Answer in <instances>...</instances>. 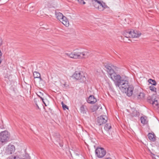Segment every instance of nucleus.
<instances>
[{
    "mask_svg": "<svg viewBox=\"0 0 159 159\" xmlns=\"http://www.w3.org/2000/svg\"><path fill=\"white\" fill-rule=\"evenodd\" d=\"M105 70L109 75V77L114 81L116 87H119L120 88L125 83H126V81L128 79V78H122L120 75L116 73L113 69V68L115 67L114 66L111 65V66L107 64L105 65Z\"/></svg>",
    "mask_w": 159,
    "mask_h": 159,
    "instance_id": "f257e3e1",
    "label": "nucleus"
},
{
    "mask_svg": "<svg viewBox=\"0 0 159 159\" xmlns=\"http://www.w3.org/2000/svg\"><path fill=\"white\" fill-rule=\"evenodd\" d=\"M126 81V83H125L119 89L123 92L126 93L127 95L130 97L133 94L134 87L132 85H129L128 79Z\"/></svg>",
    "mask_w": 159,
    "mask_h": 159,
    "instance_id": "f03ea898",
    "label": "nucleus"
},
{
    "mask_svg": "<svg viewBox=\"0 0 159 159\" xmlns=\"http://www.w3.org/2000/svg\"><path fill=\"white\" fill-rule=\"evenodd\" d=\"M141 34V32L136 30H130L125 31L124 33V35L126 38H138Z\"/></svg>",
    "mask_w": 159,
    "mask_h": 159,
    "instance_id": "7ed1b4c3",
    "label": "nucleus"
},
{
    "mask_svg": "<svg viewBox=\"0 0 159 159\" xmlns=\"http://www.w3.org/2000/svg\"><path fill=\"white\" fill-rule=\"evenodd\" d=\"M10 134L7 131L1 132V146L7 143L9 139Z\"/></svg>",
    "mask_w": 159,
    "mask_h": 159,
    "instance_id": "20e7f679",
    "label": "nucleus"
},
{
    "mask_svg": "<svg viewBox=\"0 0 159 159\" xmlns=\"http://www.w3.org/2000/svg\"><path fill=\"white\" fill-rule=\"evenodd\" d=\"M73 77L76 80H79L81 82L85 81L86 78L83 72L76 71L72 75Z\"/></svg>",
    "mask_w": 159,
    "mask_h": 159,
    "instance_id": "39448f33",
    "label": "nucleus"
},
{
    "mask_svg": "<svg viewBox=\"0 0 159 159\" xmlns=\"http://www.w3.org/2000/svg\"><path fill=\"white\" fill-rule=\"evenodd\" d=\"M65 54L70 57L74 59H80L81 57L80 52H78L76 50H74L71 53H66Z\"/></svg>",
    "mask_w": 159,
    "mask_h": 159,
    "instance_id": "423d86ee",
    "label": "nucleus"
},
{
    "mask_svg": "<svg viewBox=\"0 0 159 159\" xmlns=\"http://www.w3.org/2000/svg\"><path fill=\"white\" fill-rule=\"evenodd\" d=\"M95 153L99 158L103 157L106 154V151L103 148H98L95 151Z\"/></svg>",
    "mask_w": 159,
    "mask_h": 159,
    "instance_id": "0eeeda50",
    "label": "nucleus"
},
{
    "mask_svg": "<svg viewBox=\"0 0 159 159\" xmlns=\"http://www.w3.org/2000/svg\"><path fill=\"white\" fill-rule=\"evenodd\" d=\"M5 153L6 155H10L14 153L15 150L14 146L12 144H9L6 148Z\"/></svg>",
    "mask_w": 159,
    "mask_h": 159,
    "instance_id": "6e6552de",
    "label": "nucleus"
},
{
    "mask_svg": "<svg viewBox=\"0 0 159 159\" xmlns=\"http://www.w3.org/2000/svg\"><path fill=\"white\" fill-rule=\"evenodd\" d=\"M107 118L106 116H101L97 118V124L100 126L105 123L107 120Z\"/></svg>",
    "mask_w": 159,
    "mask_h": 159,
    "instance_id": "1a4fd4ad",
    "label": "nucleus"
},
{
    "mask_svg": "<svg viewBox=\"0 0 159 159\" xmlns=\"http://www.w3.org/2000/svg\"><path fill=\"white\" fill-rule=\"evenodd\" d=\"M53 136L54 137L55 140L58 143L60 146L61 147H62L63 145L59 134L57 133H55L54 134Z\"/></svg>",
    "mask_w": 159,
    "mask_h": 159,
    "instance_id": "9d476101",
    "label": "nucleus"
},
{
    "mask_svg": "<svg viewBox=\"0 0 159 159\" xmlns=\"http://www.w3.org/2000/svg\"><path fill=\"white\" fill-rule=\"evenodd\" d=\"M92 4H97V3H98V4L100 5V7H102L105 8L108 7L104 3H103V2H101L99 0H92Z\"/></svg>",
    "mask_w": 159,
    "mask_h": 159,
    "instance_id": "9b49d317",
    "label": "nucleus"
},
{
    "mask_svg": "<svg viewBox=\"0 0 159 159\" xmlns=\"http://www.w3.org/2000/svg\"><path fill=\"white\" fill-rule=\"evenodd\" d=\"M87 102L89 103L93 104L97 102V99L95 98L94 96L91 95L88 98Z\"/></svg>",
    "mask_w": 159,
    "mask_h": 159,
    "instance_id": "f8f14e48",
    "label": "nucleus"
},
{
    "mask_svg": "<svg viewBox=\"0 0 159 159\" xmlns=\"http://www.w3.org/2000/svg\"><path fill=\"white\" fill-rule=\"evenodd\" d=\"M81 56V58H85L88 57L90 55V52L88 51H85L80 52V55Z\"/></svg>",
    "mask_w": 159,
    "mask_h": 159,
    "instance_id": "ddd939ff",
    "label": "nucleus"
},
{
    "mask_svg": "<svg viewBox=\"0 0 159 159\" xmlns=\"http://www.w3.org/2000/svg\"><path fill=\"white\" fill-rule=\"evenodd\" d=\"M134 97L135 98H137L138 99H143L145 96V94L143 93H140L139 94H134Z\"/></svg>",
    "mask_w": 159,
    "mask_h": 159,
    "instance_id": "4468645a",
    "label": "nucleus"
},
{
    "mask_svg": "<svg viewBox=\"0 0 159 159\" xmlns=\"http://www.w3.org/2000/svg\"><path fill=\"white\" fill-rule=\"evenodd\" d=\"M148 135L149 139L151 141L154 142L156 140V136L154 133H149Z\"/></svg>",
    "mask_w": 159,
    "mask_h": 159,
    "instance_id": "2eb2a0df",
    "label": "nucleus"
},
{
    "mask_svg": "<svg viewBox=\"0 0 159 159\" xmlns=\"http://www.w3.org/2000/svg\"><path fill=\"white\" fill-rule=\"evenodd\" d=\"M100 107V106L97 104L96 105L92 106L90 107V109L92 112L96 111Z\"/></svg>",
    "mask_w": 159,
    "mask_h": 159,
    "instance_id": "dca6fc26",
    "label": "nucleus"
},
{
    "mask_svg": "<svg viewBox=\"0 0 159 159\" xmlns=\"http://www.w3.org/2000/svg\"><path fill=\"white\" fill-rule=\"evenodd\" d=\"M60 21H62V23L66 26L69 24L68 21L67 20L65 16H64L62 19L60 20Z\"/></svg>",
    "mask_w": 159,
    "mask_h": 159,
    "instance_id": "f3484780",
    "label": "nucleus"
},
{
    "mask_svg": "<svg viewBox=\"0 0 159 159\" xmlns=\"http://www.w3.org/2000/svg\"><path fill=\"white\" fill-rule=\"evenodd\" d=\"M55 15L56 16L58 20L60 21L64 16H63L62 14L60 12H56Z\"/></svg>",
    "mask_w": 159,
    "mask_h": 159,
    "instance_id": "a211bd4d",
    "label": "nucleus"
},
{
    "mask_svg": "<svg viewBox=\"0 0 159 159\" xmlns=\"http://www.w3.org/2000/svg\"><path fill=\"white\" fill-rule=\"evenodd\" d=\"M93 5L96 8H98V9L100 11H103L104 9H105L106 8L105 7H100V5L98 4V3L97 4H93Z\"/></svg>",
    "mask_w": 159,
    "mask_h": 159,
    "instance_id": "6ab92c4d",
    "label": "nucleus"
},
{
    "mask_svg": "<svg viewBox=\"0 0 159 159\" xmlns=\"http://www.w3.org/2000/svg\"><path fill=\"white\" fill-rule=\"evenodd\" d=\"M33 75L34 78H39L40 81L42 80L40 77V74L39 73L37 72H34L33 73Z\"/></svg>",
    "mask_w": 159,
    "mask_h": 159,
    "instance_id": "aec40b11",
    "label": "nucleus"
},
{
    "mask_svg": "<svg viewBox=\"0 0 159 159\" xmlns=\"http://www.w3.org/2000/svg\"><path fill=\"white\" fill-rule=\"evenodd\" d=\"M141 122L143 124H147V121L146 120V117L145 116H143L141 117L140 118Z\"/></svg>",
    "mask_w": 159,
    "mask_h": 159,
    "instance_id": "412c9836",
    "label": "nucleus"
},
{
    "mask_svg": "<svg viewBox=\"0 0 159 159\" xmlns=\"http://www.w3.org/2000/svg\"><path fill=\"white\" fill-rule=\"evenodd\" d=\"M37 95L42 100L43 103L46 106V105L44 101L43 98L42 97V96H43V93L41 92H39L37 94Z\"/></svg>",
    "mask_w": 159,
    "mask_h": 159,
    "instance_id": "4be33fe9",
    "label": "nucleus"
},
{
    "mask_svg": "<svg viewBox=\"0 0 159 159\" xmlns=\"http://www.w3.org/2000/svg\"><path fill=\"white\" fill-rule=\"evenodd\" d=\"M111 128V126L110 123L106 124L104 127V129L106 131H108Z\"/></svg>",
    "mask_w": 159,
    "mask_h": 159,
    "instance_id": "5701e85b",
    "label": "nucleus"
},
{
    "mask_svg": "<svg viewBox=\"0 0 159 159\" xmlns=\"http://www.w3.org/2000/svg\"><path fill=\"white\" fill-rule=\"evenodd\" d=\"M139 112H138L137 111L134 110L133 111V112L131 113V116L132 117L136 116L139 115Z\"/></svg>",
    "mask_w": 159,
    "mask_h": 159,
    "instance_id": "b1692460",
    "label": "nucleus"
},
{
    "mask_svg": "<svg viewBox=\"0 0 159 159\" xmlns=\"http://www.w3.org/2000/svg\"><path fill=\"white\" fill-rule=\"evenodd\" d=\"M148 82L149 83L151 84L152 85H156L157 84V83L155 80L151 79H150L148 80Z\"/></svg>",
    "mask_w": 159,
    "mask_h": 159,
    "instance_id": "393cba45",
    "label": "nucleus"
},
{
    "mask_svg": "<svg viewBox=\"0 0 159 159\" xmlns=\"http://www.w3.org/2000/svg\"><path fill=\"white\" fill-rule=\"evenodd\" d=\"M147 100L148 102L152 104L154 99H153L152 97L151 98L150 96H149L147 97Z\"/></svg>",
    "mask_w": 159,
    "mask_h": 159,
    "instance_id": "a878e982",
    "label": "nucleus"
},
{
    "mask_svg": "<svg viewBox=\"0 0 159 159\" xmlns=\"http://www.w3.org/2000/svg\"><path fill=\"white\" fill-rule=\"evenodd\" d=\"M80 111L81 113H82L83 114L86 113V111L85 110L84 105H82L81 106L80 108Z\"/></svg>",
    "mask_w": 159,
    "mask_h": 159,
    "instance_id": "bb28decb",
    "label": "nucleus"
},
{
    "mask_svg": "<svg viewBox=\"0 0 159 159\" xmlns=\"http://www.w3.org/2000/svg\"><path fill=\"white\" fill-rule=\"evenodd\" d=\"M7 159H23L22 158H20L18 156H11L8 157Z\"/></svg>",
    "mask_w": 159,
    "mask_h": 159,
    "instance_id": "cd10ccee",
    "label": "nucleus"
},
{
    "mask_svg": "<svg viewBox=\"0 0 159 159\" xmlns=\"http://www.w3.org/2000/svg\"><path fill=\"white\" fill-rule=\"evenodd\" d=\"M154 85H151L149 86L150 89L152 91L156 92V88L154 86Z\"/></svg>",
    "mask_w": 159,
    "mask_h": 159,
    "instance_id": "c85d7f7f",
    "label": "nucleus"
},
{
    "mask_svg": "<svg viewBox=\"0 0 159 159\" xmlns=\"http://www.w3.org/2000/svg\"><path fill=\"white\" fill-rule=\"evenodd\" d=\"M61 104L63 110H65L66 109H68L69 108L68 106L64 104L63 102H61Z\"/></svg>",
    "mask_w": 159,
    "mask_h": 159,
    "instance_id": "c756f323",
    "label": "nucleus"
},
{
    "mask_svg": "<svg viewBox=\"0 0 159 159\" xmlns=\"http://www.w3.org/2000/svg\"><path fill=\"white\" fill-rule=\"evenodd\" d=\"M152 105L153 106H154V105L157 106L158 105V102L157 100L154 99Z\"/></svg>",
    "mask_w": 159,
    "mask_h": 159,
    "instance_id": "7c9ffc66",
    "label": "nucleus"
},
{
    "mask_svg": "<svg viewBox=\"0 0 159 159\" xmlns=\"http://www.w3.org/2000/svg\"><path fill=\"white\" fill-rule=\"evenodd\" d=\"M78 2L81 4H84L85 3L83 0H77Z\"/></svg>",
    "mask_w": 159,
    "mask_h": 159,
    "instance_id": "2f4dec72",
    "label": "nucleus"
},
{
    "mask_svg": "<svg viewBox=\"0 0 159 159\" xmlns=\"http://www.w3.org/2000/svg\"><path fill=\"white\" fill-rule=\"evenodd\" d=\"M23 159H30V157L29 156L28 154H26L25 156L24 157Z\"/></svg>",
    "mask_w": 159,
    "mask_h": 159,
    "instance_id": "473e14b6",
    "label": "nucleus"
},
{
    "mask_svg": "<svg viewBox=\"0 0 159 159\" xmlns=\"http://www.w3.org/2000/svg\"><path fill=\"white\" fill-rule=\"evenodd\" d=\"M2 126H1V129H3L5 128L3 124V122L2 120Z\"/></svg>",
    "mask_w": 159,
    "mask_h": 159,
    "instance_id": "72a5a7b5",
    "label": "nucleus"
},
{
    "mask_svg": "<svg viewBox=\"0 0 159 159\" xmlns=\"http://www.w3.org/2000/svg\"><path fill=\"white\" fill-rule=\"evenodd\" d=\"M37 99H34V102L35 103H37Z\"/></svg>",
    "mask_w": 159,
    "mask_h": 159,
    "instance_id": "f704fd0d",
    "label": "nucleus"
},
{
    "mask_svg": "<svg viewBox=\"0 0 159 159\" xmlns=\"http://www.w3.org/2000/svg\"><path fill=\"white\" fill-rule=\"evenodd\" d=\"M35 104L36 105L37 107H38V108H39V106H38L37 103H35Z\"/></svg>",
    "mask_w": 159,
    "mask_h": 159,
    "instance_id": "c9c22d12",
    "label": "nucleus"
},
{
    "mask_svg": "<svg viewBox=\"0 0 159 159\" xmlns=\"http://www.w3.org/2000/svg\"><path fill=\"white\" fill-rule=\"evenodd\" d=\"M105 159H111V158H107Z\"/></svg>",
    "mask_w": 159,
    "mask_h": 159,
    "instance_id": "e433bc0d",
    "label": "nucleus"
},
{
    "mask_svg": "<svg viewBox=\"0 0 159 159\" xmlns=\"http://www.w3.org/2000/svg\"><path fill=\"white\" fill-rule=\"evenodd\" d=\"M2 55V53L1 52V55H0L1 56Z\"/></svg>",
    "mask_w": 159,
    "mask_h": 159,
    "instance_id": "4c0bfd02",
    "label": "nucleus"
},
{
    "mask_svg": "<svg viewBox=\"0 0 159 159\" xmlns=\"http://www.w3.org/2000/svg\"><path fill=\"white\" fill-rule=\"evenodd\" d=\"M128 40H129V41H130V39H128Z\"/></svg>",
    "mask_w": 159,
    "mask_h": 159,
    "instance_id": "58836bf2",
    "label": "nucleus"
},
{
    "mask_svg": "<svg viewBox=\"0 0 159 159\" xmlns=\"http://www.w3.org/2000/svg\"><path fill=\"white\" fill-rule=\"evenodd\" d=\"M3 4V3H1V4Z\"/></svg>",
    "mask_w": 159,
    "mask_h": 159,
    "instance_id": "ea45409f",
    "label": "nucleus"
},
{
    "mask_svg": "<svg viewBox=\"0 0 159 159\" xmlns=\"http://www.w3.org/2000/svg\"><path fill=\"white\" fill-rule=\"evenodd\" d=\"M0 62H1H1H2V61H1V60Z\"/></svg>",
    "mask_w": 159,
    "mask_h": 159,
    "instance_id": "a19ab883",
    "label": "nucleus"
},
{
    "mask_svg": "<svg viewBox=\"0 0 159 159\" xmlns=\"http://www.w3.org/2000/svg\"><path fill=\"white\" fill-rule=\"evenodd\" d=\"M6 65L5 64V66H4V67H5V66Z\"/></svg>",
    "mask_w": 159,
    "mask_h": 159,
    "instance_id": "79ce46f5",
    "label": "nucleus"
},
{
    "mask_svg": "<svg viewBox=\"0 0 159 159\" xmlns=\"http://www.w3.org/2000/svg\"><path fill=\"white\" fill-rule=\"evenodd\" d=\"M128 43H129L130 42H128Z\"/></svg>",
    "mask_w": 159,
    "mask_h": 159,
    "instance_id": "37998d69",
    "label": "nucleus"
}]
</instances>
